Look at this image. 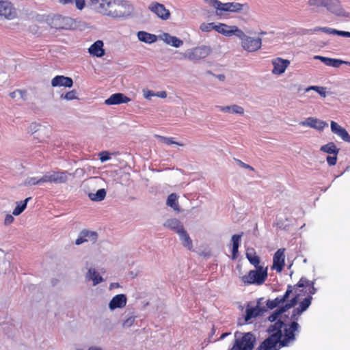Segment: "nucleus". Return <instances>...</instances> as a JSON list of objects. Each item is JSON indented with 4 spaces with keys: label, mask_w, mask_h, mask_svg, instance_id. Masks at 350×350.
<instances>
[{
    "label": "nucleus",
    "mask_w": 350,
    "mask_h": 350,
    "mask_svg": "<svg viewBox=\"0 0 350 350\" xmlns=\"http://www.w3.org/2000/svg\"><path fill=\"white\" fill-rule=\"evenodd\" d=\"M97 12L113 18H126L133 11V7L126 0H100Z\"/></svg>",
    "instance_id": "1"
},
{
    "label": "nucleus",
    "mask_w": 350,
    "mask_h": 350,
    "mask_svg": "<svg viewBox=\"0 0 350 350\" xmlns=\"http://www.w3.org/2000/svg\"><path fill=\"white\" fill-rule=\"evenodd\" d=\"M234 340L230 350H253L256 343V336L251 332L237 331L234 334Z\"/></svg>",
    "instance_id": "2"
},
{
    "label": "nucleus",
    "mask_w": 350,
    "mask_h": 350,
    "mask_svg": "<svg viewBox=\"0 0 350 350\" xmlns=\"http://www.w3.org/2000/svg\"><path fill=\"white\" fill-rule=\"evenodd\" d=\"M211 6L220 12H228L247 14L250 7L247 3L238 2L221 3L219 0H205Z\"/></svg>",
    "instance_id": "3"
},
{
    "label": "nucleus",
    "mask_w": 350,
    "mask_h": 350,
    "mask_svg": "<svg viewBox=\"0 0 350 350\" xmlns=\"http://www.w3.org/2000/svg\"><path fill=\"white\" fill-rule=\"evenodd\" d=\"M308 5L310 6L325 7L329 12L336 16H349V14L341 7L339 0H308Z\"/></svg>",
    "instance_id": "4"
},
{
    "label": "nucleus",
    "mask_w": 350,
    "mask_h": 350,
    "mask_svg": "<svg viewBox=\"0 0 350 350\" xmlns=\"http://www.w3.org/2000/svg\"><path fill=\"white\" fill-rule=\"evenodd\" d=\"M284 332L280 339V347H288L296 340V334L300 332V325L296 321H291L283 327Z\"/></svg>",
    "instance_id": "5"
},
{
    "label": "nucleus",
    "mask_w": 350,
    "mask_h": 350,
    "mask_svg": "<svg viewBox=\"0 0 350 350\" xmlns=\"http://www.w3.org/2000/svg\"><path fill=\"white\" fill-rule=\"evenodd\" d=\"M267 268L257 267L255 270H250L247 275H243L241 280L245 284L261 285L267 280Z\"/></svg>",
    "instance_id": "6"
},
{
    "label": "nucleus",
    "mask_w": 350,
    "mask_h": 350,
    "mask_svg": "<svg viewBox=\"0 0 350 350\" xmlns=\"http://www.w3.org/2000/svg\"><path fill=\"white\" fill-rule=\"evenodd\" d=\"M212 52L209 46L202 45L187 50L183 53V57L193 62H197L204 59Z\"/></svg>",
    "instance_id": "7"
},
{
    "label": "nucleus",
    "mask_w": 350,
    "mask_h": 350,
    "mask_svg": "<svg viewBox=\"0 0 350 350\" xmlns=\"http://www.w3.org/2000/svg\"><path fill=\"white\" fill-rule=\"evenodd\" d=\"M276 338L277 335L270 334L260 343L257 350H279L282 347H280V340Z\"/></svg>",
    "instance_id": "8"
},
{
    "label": "nucleus",
    "mask_w": 350,
    "mask_h": 350,
    "mask_svg": "<svg viewBox=\"0 0 350 350\" xmlns=\"http://www.w3.org/2000/svg\"><path fill=\"white\" fill-rule=\"evenodd\" d=\"M243 48L248 52H254L260 49L262 45V39L260 38H254L247 36L243 42H241Z\"/></svg>",
    "instance_id": "9"
},
{
    "label": "nucleus",
    "mask_w": 350,
    "mask_h": 350,
    "mask_svg": "<svg viewBox=\"0 0 350 350\" xmlns=\"http://www.w3.org/2000/svg\"><path fill=\"white\" fill-rule=\"evenodd\" d=\"M299 124L312 128L319 131H322L325 127L328 126V124L326 122L313 117L307 118L305 120L300 122Z\"/></svg>",
    "instance_id": "10"
},
{
    "label": "nucleus",
    "mask_w": 350,
    "mask_h": 350,
    "mask_svg": "<svg viewBox=\"0 0 350 350\" xmlns=\"http://www.w3.org/2000/svg\"><path fill=\"white\" fill-rule=\"evenodd\" d=\"M17 15L16 9L12 4L6 1H0V16H4L7 19H13Z\"/></svg>",
    "instance_id": "11"
},
{
    "label": "nucleus",
    "mask_w": 350,
    "mask_h": 350,
    "mask_svg": "<svg viewBox=\"0 0 350 350\" xmlns=\"http://www.w3.org/2000/svg\"><path fill=\"white\" fill-rule=\"evenodd\" d=\"M148 8L162 20H167L170 16V11L161 3L153 2L149 5Z\"/></svg>",
    "instance_id": "12"
},
{
    "label": "nucleus",
    "mask_w": 350,
    "mask_h": 350,
    "mask_svg": "<svg viewBox=\"0 0 350 350\" xmlns=\"http://www.w3.org/2000/svg\"><path fill=\"white\" fill-rule=\"evenodd\" d=\"M284 251L285 249L280 248L273 255L272 269H275L278 272H281L285 265Z\"/></svg>",
    "instance_id": "13"
},
{
    "label": "nucleus",
    "mask_w": 350,
    "mask_h": 350,
    "mask_svg": "<svg viewBox=\"0 0 350 350\" xmlns=\"http://www.w3.org/2000/svg\"><path fill=\"white\" fill-rule=\"evenodd\" d=\"M272 64L273 66L272 72L275 75H282L289 66L290 61L280 57H277L272 60Z\"/></svg>",
    "instance_id": "14"
},
{
    "label": "nucleus",
    "mask_w": 350,
    "mask_h": 350,
    "mask_svg": "<svg viewBox=\"0 0 350 350\" xmlns=\"http://www.w3.org/2000/svg\"><path fill=\"white\" fill-rule=\"evenodd\" d=\"M51 85L53 87H65L72 88L73 85V80L69 77L64 75H57L53 78L51 81Z\"/></svg>",
    "instance_id": "15"
},
{
    "label": "nucleus",
    "mask_w": 350,
    "mask_h": 350,
    "mask_svg": "<svg viewBox=\"0 0 350 350\" xmlns=\"http://www.w3.org/2000/svg\"><path fill=\"white\" fill-rule=\"evenodd\" d=\"M129 101H131V98L125 96L124 94L115 93L106 99L105 103L107 105H114L127 103Z\"/></svg>",
    "instance_id": "16"
},
{
    "label": "nucleus",
    "mask_w": 350,
    "mask_h": 350,
    "mask_svg": "<svg viewBox=\"0 0 350 350\" xmlns=\"http://www.w3.org/2000/svg\"><path fill=\"white\" fill-rule=\"evenodd\" d=\"M266 311L267 309L265 307H260L258 305L254 307L248 306L245 310V321L248 322L252 319L262 314Z\"/></svg>",
    "instance_id": "17"
},
{
    "label": "nucleus",
    "mask_w": 350,
    "mask_h": 350,
    "mask_svg": "<svg viewBox=\"0 0 350 350\" xmlns=\"http://www.w3.org/2000/svg\"><path fill=\"white\" fill-rule=\"evenodd\" d=\"M127 298L124 294H118L113 297L109 304V308L111 310L117 308H122L126 304Z\"/></svg>",
    "instance_id": "18"
},
{
    "label": "nucleus",
    "mask_w": 350,
    "mask_h": 350,
    "mask_svg": "<svg viewBox=\"0 0 350 350\" xmlns=\"http://www.w3.org/2000/svg\"><path fill=\"white\" fill-rule=\"evenodd\" d=\"M284 325V322L281 319H278V321L274 322L273 324H271L268 327L267 332L271 334L277 335L276 338L280 340L282 337V329Z\"/></svg>",
    "instance_id": "19"
},
{
    "label": "nucleus",
    "mask_w": 350,
    "mask_h": 350,
    "mask_svg": "<svg viewBox=\"0 0 350 350\" xmlns=\"http://www.w3.org/2000/svg\"><path fill=\"white\" fill-rule=\"evenodd\" d=\"M103 42L102 40H97L94 42L88 49V52L90 55L101 57L105 55V50L103 49Z\"/></svg>",
    "instance_id": "20"
},
{
    "label": "nucleus",
    "mask_w": 350,
    "mask_h": 350,
    "mask_svg": "<svg viewBox=\"0 0 350 350\" xmlns=\"http://www.w3.org/2000/svg\"><path fill=\"white\" fill-rule=\"evenodd\" d=\"M243 235V232H241L240 234H234L231 237L232 260H235L237 258L239 254V248L241 245V237Z\"/></svg>",
    "instance_id": "21"
},
{
    "label": "nucleus",
    "mask_w": 350,
    "mask_h": 350,
    "mask_svg": "<svg viewBox=\"0 0 350 350\" xmlns=\"http://www.w3.org/2000/svg\"><path fill=\"white\" fill-rule=\"evenodd\" d=\"M161 38L166 44L176 48H178L183 44V40L168 33H163Z\"/></svg>",
    "instance_id": "22"
},
{
    "label": "nucleus",
    "mask_w": 350,
    "mask_h": 350,
    "mask_svg": "<svg viewBox=\"0 0 350 350\" xmlns=\"http://www.w3.org/2000/svg\"><path fill=\"white\" fill-rule=\"evenodd\" d=\"M87 280H92L93 285L96 286L104 281L103 277L96 271L94 268H90L85 275Z\"/></svg>",
    "instance_id": "23"
},
{
    "label": "nucleus",
    "mask_w": 350,
    "mask_h": 350,
    "mask_svg": "<svg viewBox=\"0 0 350 350\" xmlns=\"http://www.w3.org/2000/svg\"><path fill=\"white\" fill-rule=\"evenodd\" d=\"M164 227L175 231L177 234L178 232L182 230L184 226L181 221L176 218H172L167 219L163 224Z\"/></svg>",
    "instance_id": "24"
},
{
    "label": "nucleus",
    "mask_w": 350,
    "mask_h": 350,
    "mask_svg": "<svg viewBox=\"0 0 350 350\" xmlns=\"http://www.w3.org/2000/svg\"><path fill=\"white\" fill-rule=\"evenodd\" d=\"M181 230H182L178 232L179 239L181 241L183 245L187 250H191L193 248L192 240L185 228H181Z\"/></svg>",
    "instance_id": "25"
},
{
    "label": "nucleus",
    "mask_w": 350,
    "mask_h": 350,
    "mask_svg": "<svg viewBox=\"0 0 350 350\" xmlns=\"http://www.w3.org/2000/svg\"><path fill=\"white\" fill-rule=\"evenodd\" d=\"M137 38L140 41L148 44L154 43L157 40L156 35L144 31H138Z\"/></svg>",
    "instance_id": "26"
},
{
    "label": "nucleus",
    "mask_w": 350,
    "mask_h": 350,
    "mask_svg": "<svg viewBox=\"0 0 350 350\" xmlns=\"http://www.w3.org/2000/svg\"><path fill=\"white\" fill-rule=\"evenodd\" d=\"M53 183H64L68 180L67 172H53L50 173Z\"/></svg>",
    "instance_id": "27"
},
{
    "label": "nucleus",
    "mask_w": 350,
    "mask_h": 350,
    "mask_svg": "<svg viewBox=\"0 0 350 350\" xmlns=\"http://www.w3.org/2000/svg\"><path fill=\"white\" fill-rule=\"evenodd\" d=\"M245 255L247 259L250 262V264L254 265L256 268L257 267H261L260 265H259L260 262V257L256 255V252L254 251V249L248 250L246 252Z\"/></svg>",
    "instance_id": "28"
},
{
    "label": "nucleus",
    "mask_w": 350,
    "mask_h": 350,
    "mask_svg": "<svg viewBox=\"0 0 350 350\" xmlns=\"http://www.w3.org/2000/svg\"><path fill=\"white\" fill-rule=\"evenodd\" d=\"M31 200V197H28L23 201L16 202V206L13 210L12 214L15 216L21 215L26 208L27 203Z\"/></svg>",
    "instance_id": "29"
},
{
    "label": "nucleus",
    "mask_w": 350,
    "mask_h": 350,
    "mask_svg": "<svg viewBox=\"0 0 350 350\" xmlns=\"http://www.w3.org/2000/svg\"><path fill=\"white\" fill-rule=\"evenodd\" d=\"M320 150L328 154L338 155L340 149L337 148L334 143L329 142L327 144L322 146L320 148Z\"/></svg>",
    "instance_id": "30"
},
{
    "label": "nucleus",
    "mask_w": 350,
    "mask_h": 350,
    "mask_svg": "<svg viewBox=\"0 0 350 350\" xmlns=\"http://www.w3.org/2000/svg\"><path fill=\"white\" fill-rule=\"evenodd\" d=\"M106 193L107 192L105 189H99L95 193H90L88 197L92 201L100 202L105 199Z\"/></svg>",
    "instance_id": "31"
},
{
    "label": "nucleus",
    "mask_w": 350,
    "mask_h": 350,
    "mask_svg": "<svg viewBox=\"0 0 350 350\" xmlns=\"http://www.w3.org/2000/svg\"><path fill=\"white\" fill-rule=\"evenodd\" d=\"M166 204L167 206L172 208L174 211H179L177 194L175 193L170 194L167 197Z\"/></svg>",
    "instance_id": "32"
},
{
    "label": "nucleus",
    "mask_w": 350,
    "mask_h": 350,
    "mask_svg": "<svg viewBox=\"0 0 350 350\" xmlns=\"http://www.w3.org/2000/svg\"><path fill=\"white\" fill-rule=\"evenodd\" d=\"M81 233L82 234V237L84 238L86 241L95 243L98 239V234L94 231L83 230Z\"/></svg>",
    "instance_id": "33"
},
{
    "label": "nucleus",
    "mask_w": 350,
    "mask_h": 350,
    "mask_svg": "<svg viewBox=\"0 0 350 350\" xmlns=\"http://www.w3.org/2000/svg\"><path fill=\"white\" fill-rule=\"evenodd\" d=\"M215 30L226 36H230V33H232L231 26H228L224 23L215 25Z\"/></svg>",
    "instance_id": "34"
},
{
    "label": "nucleus",
    "mask_w": 350,
    "mask_h": 350,
    "mask_svg": "<svg viewBox=\"0 0 350 350\" xmlns=\"http://www.w3.org/2000/svg\"><path fill=\"white\" fill-rule=\"evenodd\" d=\"M284 304L280 296H278L274 299H268L266 302L267 308L273 310L278 308L280 305Z\"/></svg>",
    "instance_id": "35"
},
{
    "label": "nucleus",
    "mask_w": 350,
    "mask_h": 350,
    "mask_svg": "<svg viewBox=\"0 0 350 350\" xmlns=\"http://www.w3.org/2000/svg\"><path fill=\"white\" fill-rule=\"evenodd\" d=\"M312 299V296L308 295L299 303V305L297 308L303 312H305L310 306Z\"/></svg>",
    "instance_id": "36"
},
{
    "label": "nucleus",
    "mask_w": 350,
    "mask_h": 350,
    "mask_svg": "<svg viewBox=\"0 0 350 350\" xmlns=\"http://www.w3.org/2000/svg\"><path fill=\"white\" fill-rule=\"evenodd\" d=\"M231 31L232 33H230V36L234 35L240 38L241 42H243L247 36L242 30L236 26H231Z\"/></svg>",
    "instance_id": "37"
},
{
    "label": "nucleus",
    "mask_w": 350,
    "mask_h": 350,
    "mask_svg": "<svg viewBox=\"0 0 350 350\" xmlns=\"http://www.w3.org/2000/svg\"><path fill=\"white\" fill-rule=\"evenodd\" d=\"M159 138H160L161 141L165 144H167V145H171V144H176L178 146H183V144H180L179 142H175L174 140V138L173 137H163V136H157Z\"/></svg>",
    "instance_id": "38"
},
{
    "label": "nucleus",
    "mask_w": 350,
    "mask_h": 350,
    "mask_svg": "<svg viewBox=\"0 0 350 350\" xmlns=\"http://www.w3.org/2000/svg\"><path fill=\"white\" fill-rule=\"evenodd\" d=\"M36 185H40L39 178L38 177H28L25 179L23 183L24 186H32Z\"/></svg>",
    "instance_id": "39"
},
{
    "label": "nucleus",
    "mask_w": 350,
    "mask_h": 350,
    "mask_svg": "<svg viewBox=\"0 0 350 350\" xmlns=\"http://www.w3.org/2000/svg\"><path fill=\"white\" fill-rule=\"evenodd\" d=\"M337 135L341 137V139L347 142H350V135L345 129L342 128L338 133Z\"/></svg>",
    "instance_id": "40"
},
{
    "label": "nucleus",
    "mask_w": 350,
    "mask_h": 350,
    "mask_svg": "<svg viewBox=\"0 0 350 350\" xmlns=\"http://www.w3.org/2000/svg\"><path fill=\"white\" fill-rule=\"evenodd\" d=\"M200 29L202 31H204V32H208V31H211L212 29H215V25L214 23H202L201 25H200Z\"/></svg>",
    "instance_id": "41"
},
{
    "label": "nucleus",
    "mask_w": 350,
    "mask_h": 350,
    "mask_svg": "<svg viewBox=\"0 0 350 350\" xmlns=\"http://www.w3.org/2000/svg\"><path fill=\"white\" fill-rule=\"evenodd\" d=\"M62 97H63L64 99L67 100H72L76 99L77 98V92L75 90L69 91L67 93H66L64 96L62 95Z\"/></svg>",
    "instance_id": "42"
},
{
    "label": "nucleus",
    "mask_w": 350,
    "mask_h": 350,
    "mask_svg": "<svg viewBox=\"0 0 350 350\" xmlns=\"http://www.w3.org/2000/svg\"><path fill=\"white\" fill-rule=\"evenodd\" d=\"M292 292H293V286L291 284H289L287 286V288H286V291L284 293V294L283 295L280 296L282 301L284 303L288 301V299L290 297V295L292 293Z\"/></svg>",
    "instance_id": "43"
},
{
    "label": "nucleus",
    "mask_w": 350,
    "mask_h": 350,
    "mask_svg": "<svg viewBox=\"0 0 350 350\" xmlns=\"http://www.w3.org/2000/svg\"><path fill=\"white\" fill-rule=\"evenodd\" d=\"M303 313L301 310H300L298 308H295L291 316V320L292 321H296L299 319V317Z\"/></svg>",
    "instance_id": "44"
},
{
    "label": "nucleus",
    "mask_w": 350,
    "mask_h": 350,
    "mask_svg": "<svg viewBox=\"0 0 350 350\" xmlns=\"http://www.w3.org/2000/svg\"><path fill=\"white\" fill-rule=\"evenodd\" d=\"M99 159L102 163L109 161L111 159V154L107 151H102L99 153Z\"/></svg>",
    "instance_id": "45"
},
{
    "label": "nucleus",
    "mask_w": 350,
    "mask_h": 350,
    "mask_svg": "<svg viewBox=\"0 0 350 350\" xmlns=\"http://www.w3.org/2000/svg\"><path fill=\"white\" fill-rule=\"evenodd\" d=\"M135 320V317L131 316L123 321L122 326L124 327H130L131 326H132L133 325Z\"/></svg>",
    "instance_id": "46"
},
{
    "label": "nucleus",
    "mask_w": 350,
    "mask_h": 350,
    "mask_svg": "<svg viewBox=\"0 0 350 350\" xmlns=\"http://www.w3.org/2000/svg\"><path fill=\"white\" fill-rule=\"evenodd\" d=\"M231 113L242 115L244 113V109L237 105H231Z\"/></svg>",
    "instance_id": "47"
},
{
    "label": "nucleus",
    "mask_w": 350,
    "mask_h": 350,
    "mask_svg": "<svg viewBox=\"0 0 350 350\" xmlns=\"http://www.w3.org/2000/svg\"><path fill=\"white\" fill-rule=\"evenodd\" d=\"M281 317V314L280 313L278 312V310L276 309L275 310L272 314L268 317V320L273 323V322H275L276 321H278V319H280L279 318Z\"/></svg>",
    "instance_id": "48"
},
{
    "label": "nucleus",
    "mask_w": 350,
    "mask_h": 350,
    "mask_svg": "<svg viewBox=\"0 0 350 350\" xmlns=\"http://www.w3.org/2000/svg\"><path fill=\"white\" fill-rule=\"evenodd\" d=\"M344 64H346V62L341 59L332 58L329 66H332L334 68H338Z\"/></svg>",
    "instance_id": "49"
},
{
    "label": "nucleus",
    "mask_w": 350,
    "mask_h": 350,
    "mask_svg": "<svg viewBox=\"0 0 350 350\" xmlns=\"http://www.w3.org/2000/svg\"><path fill=\"white\" fill-rule=\"evenodd\" d=\"M330 126L332 132L336 135H337L338 133L342 128L341 126H340L338 123H336L334 121H331Z\"/></svg>",
    "instance_id": "50"
},
{
    "label": "nucleus",
    "mask_w": 350,
    "mask_h": 350,
    "mask_svg": "<svg viewBox=\"0 0 350 350\" xmlns=\"http://www.w3.org/2000/svg\"><path fill=\"white\" fill-rule=\"evenodd\" d=\"M315 59H319L321 62H323L325 65L329 66L330 62L332 58L323 57L321 55H315L314 57Z\"/></svg>",
    "instance_id": "51"
},
{
    "label": "nucleus",
    "mask_w": 350,
    "mask_h": 350,
    "mask_svg": "<svg viewBox=\"0 0 350 350\" xmlns=\"http://www.w3.org/2000/svg\"><path fill=\"white\" fill-rule=\"evenodd\" d=\"M100 0H89L88 6L90 7L92 10L97 11V8L99 6Z\"/></svg>",
    "instance_id": "52"
},
{
    "label": "nucleus",
    "mask_w": 350,
    "mask_h": 350,
    "mask_svg": "<svg viewBox=\"0 0 350 350\" xmlns=\"http://www.w3.org/2000/svg\"><path fill=\"white\" fill-rule=\"evenodd\" d=\"M100 0H89L88 6L90 7L92 10L97 11V8L99 6Z\"/></svg>",
    "instance_id": "53"
},
{
    "label": "nucleus",
    "mask_w": 350,
    "mask_h": 350,
    "mask_svg": "<svg viewBox=\"0 0 350 350\" xmlns=\"http://www.w3.org/2000/svg\"><path fill=\"white\" fill-rule=\"evenodd\" d=\"M100 0H89L88 6L90 7L92 10L97 11V8L99 6Z\"/></svg>",
    "instance_id": "54"
},
{
    "label": "nucleus",
    "mask_w": 350,
    "mask_h": 350,
    "mask_svg": "<svg viewBox=\"0 0 350 350\" xmlns=\"http://www.w3.org/2000/svg\"><path fill=\"white\" fill-rule=\"evenodd\" d=\"M299 294H296L294 297H293L288 301H286V303L288 304V306L292 308L294 306H295L299 301Z\"/></svg>",
    "instance_id": "55"
},
{
    "label": "nucleus",
    "mask_w": 350,
    "mask_h": 350,
    "mask_svg": "<svg viewBox=\"0 0 350 350\" xmlns=\"http://www.w3.org/2000/svg\"><path fill=\"white\" fill-rule=\"evenodd\" d=\"M334 30V29H332L330 27H317L314 28V31H322V32H324V33H326L328 34H333V35H334V31H333Z\"/></svg>",
    "instance_id": "56"
},
{
    "label": "nucleus",
    "mask_w": 350,
    "mask_h": 350,
    "mask_svg": "<svg viewBox=\"0 0 350 350\" xmlns=\"http://www.w3.org/2000/svg\"><path fill=\"white\" fill-rule=\"evenodd\" d=\"M326 161L329 165L332 166L335 165L337 162V155L333 154V156H327Z\"/></svg>",
    "instance_id": "57"
},
{
    "label": "nucleus",
    "mask_w": 350,
    "mask_h": 350,
    "mask_svg": "<svg viewBox=\"0 0 350 350\" xmlns=\"http://www.w3.org/2000/svg\"><path fill=\"white\" fill-rule=\"evenodd\" d=\"M236 163L241 167L243 168H245V169H247V170H252V171H254V169L253 167H252L251 165H248V164H246L244 162H243L242 161H241L240 159H234Z\"/></svg>",
    "instance_id": "58"
},
{
    "label": "nucleus",
    "mask_w": 350,
    "mask_h": 350,
    "mask_svg": "<svg viewBox=\"0 0 350 350\" xmlns=\"http://www.w3.org/2000/svg\"><path fill=\"white\" fill-rule=\"evenodd\" d=\"M291 308L288 306V304L285 302L284 304H283L282 306L280 305L278 308L277 310H278V312L280 313V314L282 315V314H284V312H286V311H288L289 309H291Z\"/></svg>",
    "instance_id": "59"
},
{
    "label": "nucleus",
    "mask_w": 350,
    "mask_h": 350,
    "mask_svg": "<svg viewBox=\"0 0 350 350\" xmlns=\"http://www.w3.org/2000/svg\"><path fill=\"white\" fill-rule=\"evenodd\" d=\"M40 185L44 183H52L51 176H50V173H47L41 178H39Z\"/></svg>",
    "instance_id": "60"
},
{
    "label": "nucleus",
    "mask_w": 350,
    "mask_h": 350,
    "mask_svg": "<svg viewBox=\"0 0 350 350\" xmlns=\"http://www.w3.org/2000/svg\"><path fill=\"white\" fill-rule=\"evenodd\" d=\"M310 282V281L306 279V278L302 277L295 286L299 288H303L305 287L306 286H308Z\"/></svg>",
    "instance_id": "61"
},
{
    "label": "nucleus",
    "mask_w": 350,
    "mask_h": 350,
    "mask_svg": "<svg viewBox=\"0 0 350 350\" xmlns=\"http://www.w3.org/2000/svg\"><path fill=\"white\" fill-rule=\"evenodd\" d=\"M74 1L75 3L76 8L79 10H82L85 6V0H74Z\"/></svg>",
    "instance_id": "62"
},
{
    "label": "nucleus",
    "mask_w": 350,
    "mask_h": 350,
    "mask_svg": "<svg viewBox=\"0 0 350 350\" xmlns=\"http://www.w3.org/2000/svg\"><path fill=\"white\" fill-rule=\"evenodd\" d=\"M314 285V282L313 281H310L307 286H309L308 293L310 294V296H311V295H314L317 291Z\"/></svg>",
    "instance_id": "63"
},
{
    "label": "nucleus",
    "mask_w": 350,
    "mask_h": 350,
    "mask_svg": "<svg viewBox=\"0 0 350 350\" xmlns=\"http://www.w3.org/2000/svg\"><path fill=\"white\" fill-rule=\"evenodd\" d=\"M317 88V92L321 95L322 97H325L326 96V88H324V87H320L319 88Z\"/></svg>",
    "instance_id": "64"
}]
</instances>
